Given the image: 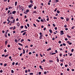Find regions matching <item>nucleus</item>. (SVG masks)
<instances>
[{
    "label": "nucleus",
    "instance_id": "f257e3e1",
    "mask_svg": "<svg viewBox=\"0 0 75 75\" xmlns=\"http://www.w3.org/2000/svg\"><path fill=\"white\" fill-rule=\"evenodd\" d=\"M33 6V4H30L29 5H28V7L29 8H31Z\"/></svg>",
    "mask_w": 75,
    "mask_h": 75
},
{
    "label": "nucleus",
    "instance_id": "f03ea898",
    "mask_svg": "<svg viewBox=\"0 0 75 75\" xmlns=\"http://www.w3.org/2000/svg\"><path fill=\"white\" fill-rule=\"evenodd\" d=\"M60 35H63V34H64V33L63 30H61L60 31Z\"/></svg>",
    "mask_w": 75,
    "mask_h": 75
},
{
    "label": "nucleus",
    "instance_id": "7ed1b4c3",
    "mask_svg": "<svg viewBox=\"0 0 75 75\" xmlns=\"http://www.w3.org/2000/svg\"><path fill=\"white\" fill-rule=\"evenodd\" d=\"M43 36V35H40V37H39V38L40 40H41V39H42Z\"/></svg>",
    "mask_w": 75,
    "mask_h": 75
},
{
    "label": "nucleus",
    "instance_id": "20e7f679",
    "mask_svg": "<svg viewBox=\"0 0 75 75\" xmlns=\"http://www.w3.org/2000/svg\"><path fill=\"white\" fill-rule=\"evenodd\" d=\"M67 43L69 44V45H72V42H70L69 41H67Z\"/></svg>",
    "mask_w": 75,
    "mask_h": 75
},
{
    "label": "nucleus",
    "instance_id": "39448f33",
    "mask_svg": "<svg viewBox=\"0 0 75 75\" xmlns=\"http://www.w3.org/2000/svg\"><path fill=\"white\" fill-rule=\"evenodd\" d=\"M15 21L16 20H15V18H14V19H13L12 21L13 23L14 24V23H16V22H15Z\"/></svg>",
    "mask_w": 75,
    "mask_h": 75
},
{
    "label": "nucleus",
    "instance_id": "423d86ee",
    "mask_svg": "<svg viewBox=\"0 0 75 75\" xmlns=\"http://www.w3.org/2000/svg\"><path fill=\"white\" fill-rule=\"evenodd\" d=\"M19 8L20 9V10H22V9L23 8V7H22V6H21V7H19Z\"/></svg>",
    "mask_w": 75,
    "mask_h": 75
},
{
    "label": "nucleus",
    "instance_id": "0eeeda50",
    "mask_svg": "<svg viewBox=\"0 0 75 75\" xmlns=\"http://www.w3.org/2000/svg\"><path fill=\"white\" fill-rule=\"evenodd\" d=\"M16 11H12V14H16Z\"/></svg>",
    "mask_w": 75,
    "mask_h": 75
},
{
    "label": "nucleus",
    "instance_id": "6e6552de",
    "mask_svg": "<svg viewBox=\"0 0 75 75\" xmlns=\"http://www.w3.org/2000/svg\"><path fill=\"white\" fill-rule=\"evenodd\" d=\"M66 21H68L69 20V18H66Z\"/></svg>",
    "mask_w": 75,
    "mask_h": 75
},
{
    "label": "nucleus",
    "instance_id": "1a4fd4ad",
    "mask_svg": "<svg viewBox=\"0 0 75 75\" xmlns=\"http://www.w3.org/2000/svg\"><path fill=\"white\" fill-rule=\"evenodd\" d=\"M39 68H40V69H42V70H43V68H42V66L40 65L39 66Z\"/></svg>",
    "mask_w": 75,
    "mask_h": 75
},
{
    "label": "nucleus",
    "instance_id": "9d476101",
    "mask_svg": "<svg viewBox=\"0 0 75 75\" xmlns=\"http://www.w3.org/2000/svg\"><path fill=\"white\" fill-rule=\"evenodd\" d=\"M17 26H18V27H19V26H20V24H19V22H18L17 23Z\"/></svg>",
    "mask_w": 75,
    "mask_h": 75
},
{
    "label": "nucleus",
    "instance_id": "9b49d317",
    "mask_svg": "<svg viewBox=\"0 0 75 75\" xmlns=\"http://www.w3.org/2000/svg\"><path fill=\"white\" fill-rule=\"evenodd\" d=\"M8 9L10 10V8L13 9V7H12L11 6H8Z\"/></svg>",
    "mask_w": 75,
    "mask_h": 75
},
{
    "label": "nucleus",
    "instance_id": "f8f14e48",
    "mask_svg": "<svg viewBox=\"0 0 75 75\" xmlns=\"http://www.w3.org/2000/svg\"><path fill=\"white\" fill-rule=\"evenodd\" d=\"M25 31H27V30H23V31H22L21 32V33H22L24 32H25Z\"/></svg>",
    "mask_w": 75,
    "mask_h": 75
},
{
    "label": "nucleus",
    "instance_id": "ddd939ff",
    "mask_svg": "<svg viewBox=\"0 0 75 75\" xmlns=\"http://www.w3.org/2000/svg\"><path fill=\"white\" fill-rule=\"evenodd\" d=\"M30 3H31V4H33V1L32 0H30Z\"/></svg>",
    "mask_w": 75,
    "mask_h": 75
},
{
    "label": "nucleus",
    "instance_id": "4468645a",
    "mask_svg": "<svg viewBox=\"0 0 75 75\" xmlns=\"http://www.w3.org/2000/svg\"><path fill=\"white\" fill-rule=\"evenodd\" d=\"M69 66H70V67H71V66H72V63H71V62H69Z\"/></svg>",
    "mask_w": 75,
    "mask_h": 75
},
{
    "label": "nucleus",
    "instance_id": "2eb2a0df",
    "mask_svg": "<svg viewBox=\"0 0 75 75\" xmlns=\"http://www.w3.org/2000/svg\"><path fill=\"white\" fill-rule=\"evenodd\" d=\"M37 11H35L33 12V14H34V13H35V14H37Z\"/></svg>",
    "mask_w": 75,
    "mask_h": 75
},
{
    "label": "nucleus",
    "instance_id": "dca6fc26",
    "mask_svg": "<svg viewBox=\"0 0 75 75\" xmlns=\"http://www.w3.org/2000/svg\"><path fill=\"white\" fill-rule=\"evenodd\" d=\"M49 31L50 33H52V30L51 29L49 30Z\"/></svg>",
    "mask_w": 75,
    "mask_h": 75
},
{
    "label": "nucleus",
    "instance_id": "f3484780",
    "mask_svg": "<svg viewBox=\"0 0 75 75\" xmlns=\"http://www.w3.org/2000/svg\"><path fill=\"white\" fill-rule=\"evenodd\" d=\"M26 33H27V32H25L24 33H23V35H25Z\"/></svg>",
    "mask_w": 75,
    "mask_h": 75
},
{
    "label": "nucleus",
    "instance_id": "a211bd4d",
    "mask_svg": "<svg viewBox=\"0 0 75 75\" xmlns=\"http://www.w3.org/2000/svg\"><path fill=\"white\" fill-rule=\"evenodd\" d=\"M7 43H8V42H7V41H6L5 42V45H7Z\"/></svg>",
    "mask_w": 75,
    "mask_h": 75
},
{
    "label": "nucleus",
    "instance_id": "6ab92c4d",
    "mask_svg": "<svg viewBox=\"0 0 75 75\" xmlns=\"http://www.w3.org/2000/svg\"><path fill=\"white\" fill-rule=\"evenodd\" d=\"M17 2L16 1L15 2V6H17Z\"/></svg>",
    "mask_w": 75,
    "mask_h": 75
},
{
    "label": "nucleus",
    "instance_id": "aec40b11",
    "mask_svg": "<svg viewBox=\"0 0 75 75\" xmlns=\"http://www.w3.org/2000/svg\"><path fill=\"white\" fill-rule=\"evenodd\" d=\"M29 11H30V10H29V9L26 10V13H28V12H29Z\"/></svg>",
    "mask_w": 75,
    "mask_h": 75
},
{
    "label": "nucleus",
    "instance_id": "412c9836",
    "mask_svg": "<svg viewBox=\"0 0 75 75\" xmlns=\"http://www.w3.org/2000/svg\"><path fill=\"white\" fill-rule=\"evenodd\" d=\"M67 35V37L68 38H71V37L70 36H69V35Z\"/></svg>",
    "mask_w": 75,
    "mask_h": 75
},
{
    "label": "nucleus",
    "instance_id": "4be33fe9",
    "mask_svg": "<svg viewBox=\"0 0 75 75\" xmlns=\"http://www.w3.org/2000/svg\"><path fill=\"white\" fill-rule=\"evenodd\" d=\"M50 50H51V48H49V49L47 50V51H49Z\"/></svg>",
    "mask_w": 75,
    "mask_h": 75
},
{
    "label": "nucleus",
    "instance_id": "5701e85b",
    "mask_svg": "<svg viewBox=\"0 0 75 75\" xmlns=\"http://www.w3.org/2000/svg\"><path fill=\"white\" fill-rule=\"evenodd\" d=\"M49 62H54V61H52V60H50L49 61Z\"/></svg>",
    "mask_w": 75,
    "mask_h": 75
},
{
    "label": "nucleus",
    "instance_id": "b1692460",
    "mask_svg": "<svg viewBox=\"0 0 75 75\" xmlns=\"http://www.w3.org/2000/svg\"><path fill=\"white\" fill-rule=\"evenodd\" d=\"M57 13H58V14H59V13H60V11H58V10H57Z\"/></svg>",
    "mask_w": 75,
    "mask_h": 75
},
{
    "label": "nucleus",
    "instance_id": "393cba45",
    "mask_svg": "<svg viewBox=\"0 0 75 75\" xmlns=\"http://www.w3.org/2000/svg\"><path fill=\"white\" fill-rule=\"evenodd\" d=\"M8 54H7L6 55H5L4 56V57H5V58H6V57H8Z\"/></svg>",
    "mask_w": 75,
    "mask_h": 75
},
{
    "label": "nucleus",
    "instance_id": "a878e982",
    "mask_svg": "<svg viewBox=\"0 0 75 75\" xmlns=\"http://www.w3.org/2000/svg\"><path fill=\"white\" fill-rule=\"evenodd\" d=\"M40 21L41 22H44V21L42 19L41 20H40Z\"/></svg>",
    "mask_w": 75,
    "mask_h": 75
},
{
    "label": "nucleus",
    "instance_id": "bb28decb",
    "mask_svg": "<svg viewBox=\"0 0 75 75\" xmlns=\"http://www.w3.org/2000/svg\"><path fill=\"white\" fill-rule=\"evenodd\" d=\"M18 44L19 45H21V46H23V45H22V44H21L20 43H18Z\"/></svg>",
    "mask_w": 75,
    "mask_h": 75
},
{
    "label": "nucleus",
    "instance_id": "cd10ccee",
    "mask_svg": "<svg viewBox=\"0 0 75 75\" xmlns=\"http://www.w3.org/2000/svg\"><path fill=\"white\" fill-rule=\"evenodd\" d=\"M16 28V27L15 26H13V30H15Z\"/></svg>",
    "mask_w": 75,
    "mask_h": 75
},
{
    "label": "nucleus",
    "instance_id": "c85d7f7f",
    "mask_svg": "<svg viewBox=\"0 0 75 75\" xmlns=\"http://www.w3.org/2000/svg\"><path fill=\"white\" fill-rule=\"evenodd\" d=\"M7 34L6 33L5 34V36L6 38H7Z\"/></svg>",
    "mask_w": 75,
    "mask_h": 75
},
{
    "label": "nucleus",
    "instance_id": "c756f323",
    "mask_svg": "<svg viewBox=\"0 0 75 75\" xmlns=\"http://www.w3.org/2000/svg\"><path fill=\"white\" fill-rule=\"evenodd\" d=\"M24 41V39H21V42H23Z\"/></svg>",
    "mask_w": 75,
    "mask_h": 75
},
{
    "label": "nucleus",
    "instance_id": "7c9ffc66",
    "mask_svg": "<svg viewBox=\"0 0 75 75\" xmlns=\"http://www.w3.org/2000/svg\"><path fill=\"white\" fill-rule=\"evenodd\" d=\"M23 54H24L25 52V50H24V49H23Z\"/></svg>",
    "mask_w": 75,
    "mask_h": 75
},
{
    "label": "nucleus",
    "instance_id": "2f4dec72",
    "mask_svg": "<svg viewBox=\"0 0 75 75\" xmlns=\"http://www.w3.org/2000/svg\"><path fill=\"white\" fill-rule=\"evenodd\" d=\"M11 73H12L13 74V73H14V71H13V70H11Z\"/></svg>",
    "mask_w": 75,
    "mask_h": 75
},
{
    "label": "nucleus",
    "instance_id": "473e14b6",
    "mask_svg": "<svg viewBox=\"0 0 75 75\" xmlns=\"http://www.w3.org/2000/svg\"><path fill=\"white\" fill-rule=\"evenodd\" d=\"M44 74H45V75H47V72L46 71H45L44 73Z\"/></svg>",
    "mask_w": 75,
    "mask_h": 75
},
{
    "label": "nucleus",
    "instance_id": "72a5a7b5",
    "mask_svg": "<svg viewBox=\"0 0 75 75\" xmlns=\"http://www.w3.org/2000/svg\"><path fill=\"white\" fill-rule=\"evenodd\" d=\"M7 65V64L5 63L4 64V67H6Z\"/></svg>",
    "mask_w": 75,
    "mask_h": 75
},
{
    "label": "nucleus",
    "instance_id": "f704fd0d",
    "mask_svg": "<svg viewBox=\"0 0 75 75\" xmlns=\"http://www.w3.org/2000/svg\"><path fill=\"white\" fill-rule=\"evenodd\" d=\"M33 73H29V75H33Z\"/></svg>",
    "mask_w": 75,
    "mask_h": 75
},
{
    "label": "nucleus",
    "instance_id": "c9c22d12",
    "mask_svg": "<svg viewBox=\"0 0 75 75\" xmlns=\"http://www.w3.org/2000/svg\"><path fill=\"white\" fill-rule=\"evenodd\" d=\"M33 25L34 26V27H37V26L34 23V24H33Z\"/></svg>",
    "mask_w": 75,
    "mask_h": 75
},
{
    "label": "nucleus",
    "instance_id": "e433bc0d",
    "mask_svg": "<svg viewBox=\"0 0 75 75\" xmlns=\"http://www.w3.org/2000/svg\"><path fill=\"white\" fill-rule=\"evenodd\" d=\"M41 16L39 17L38 18V19H39V20H41Z\"/></svg>",
    "mask_w": 75,
    "mask_h": 75
},
{
    "label": "nucleus",
    "instance_id": "4c0bfd02",
    "mask_svg": "<svg viewBox=\"0 0 75 75\" xmlns=\"http://www.w3.org/2000/svg\"><path fill=\"white\" fill-rule=\"evenodd\" d=\"M64 27L65 28H67V25H65L64 26Z\"/></svg>",
    "mask_w": 75,
    "mask_h": 75
},
{
    "label": "nucleus",
    "instance_id": "58836bf2",
    "mask_svg": "<svg viewBox=\"0 0 75 75\" xmlns=\"http://www.w3.org/2000/svg\"><path fill=\"white\" fill-rule=\"evenodd\" d=\"M56 61H57V62H59V59L58 58H57V59Z\"/></svg>",
    "mask_w": 75,
    "mask_h": 75
},
{
    "label": "nucleus",
    "instance_id": "ea45409f",
    "mask_svg": "<svg viewBox=\"0 0 75 75\" xmlns=\"http://www.w3.org/2000/svg\"><path fill=\"white\" fill-rule=\"evenodd\" d=\"M36 21H38V23H40V20H38V19H37Z\"/></svg>",
    "mask_w": 75,
    "mask_h": 75
},
{
    "label": "nucleus",
    "instance_id": "a19ab883",
    "mask_svg": "<svg viewBox=\"0 0 75 75\" xmlns=\"http://www.w3.org/2000/svg\"><path fill=\"white\" fill-rule=\"evenodd\" d=\"M53 27H55V26H56L55 24H54V23L53 24Z\"/></svg>",
    "mask_w": 75,
    "mask_h": 75
},
{
    "label": "nucleus",
    "instance_id": "79ce46f5",
    "mask_svg": "<svg viewBox=\"0 0 75 75\" xmlns=\"http://www.w3.org/2000/svg\"><path fill=\"white\" fill-rule=\"evenodd\" d=\"M58 43H59V44H61V41L60 40L58 42Z\"/></svg>",
    "mask_w": 75,
    "mask_h": 75
},
{
    "label": "nucleus",
    "instance_id": "37998d69",
    "mask_svg": "<svg viewBox=\"0 0 75 75\" xmlns=\"http://www.w3.org/2000/svg\"><path fill=\"white\" fill-rule=\"evenodd\" d=\"M54 54H56V53H52V55H54Z\"/></svg>",
    "mask_w": 75,
    "mask_h": 75
},
{
    "label": "nucleus",
    "instance_id": "c03bdc74",
    "mask_svg": "<svg viewBox=\"0 0 75 75\" xmlns=\"http://www.w3.org/2000/svg\"><path fill=\"white\" fill-rule=\"evenodd\" d=\"M8 12L7 13L8 14H9V13H10V10H8Z\"/></svg>",
    "mask_w": 75,
    "mask_h": 75
},
{
    "label": "nucleus",
    "instance_id": "a18cd8bd",
    "mask_svg": "<svg viewBox=\"0 0 75 75\" xmlns=\"http://www.w3.org/2000/svg\"><path fill=\"white\" fill-rule=\"evenodd\" d=\"M57 8H55V9H54V11L55 12L56 11H57Z\"/></svg>",
    "mask_w": 75,
    "mask_h": 75
},
{
    "label": "nucleus",
    "instance_id": "49530a36",
    "mask_svg": "<svg viewBox=\"0 0 75 75\" xmlns=\"http://www.w3.org/2000/svg\"><path fill=\"white\" fill-rule=\"evenodd\" d=\"M61 19L62 20H64V18L62 17H61Z\"/></svg>",
    "mask_w": 75,
    "mask_h": 75
},
{
    "label": "nucleus",
    "instance_id": "de8ad7c7",
    "mask_svg": "<svg viewBox=\"0 0 75 75\" xmlns=\"http://www.w3.org/2000/svg\"><path fill=\"white\" fill-rule=\"evenodd\" d=\"M40 57H42L43 56H42V54H41L40 53Z\"/></svg>",
    "mask_w": 75,
    "mask_h": 75
},
{
    "label": "nucleus",
    "instance_id": "09e8293b",
    "mask_svg": "<svg viewBox=\"0 0 75 75\" xmlns=\"http://www.w3.org/2000/svg\"><path fill=\"white\" fill-rule=\"evenodd\" d=\"M23 28H24V26H23V25L21 26V29H23Z\"/></svg>",
    "mask_w": 75,
    "mask_h": 75
},
{
    "label": "nucleus",
    "instance_id": "8fccbe9b",
    "mask_svg": "<svg viewBox=\"0 0 75 75\" xmlns=\"http://www.w3.org/2000/svg\"><path fill=\"white\" fill-rule=\"evenodd\" d=\"M63 45H64V46H66V44L64 43H63Z\"/></svg>",
    "mask_w": 75,
    "mask_h": 75
},
{
    "label": "nucleus",
    "instance_id": "3c124183",
    "mask_svg": "<svg viewBox=\"0 0 75 75\" xmlns=\"http://www.w3.org/2000/svg\"><path fill=\"white\" fill-rule=\"evenodd\" d=\"M27 26L28 27H30V25H29V24L28 23L27 24Z\"/></svg>",
    "mask_w": 75,
    "mask_h": 75
},
{
    "label": "nucleus",
    "instance_id": "603ef678",
    "mask_svg": "<svg viewBox=\"0 0 75 75\" xmlns=\"http://www.w3.org/2000/svg\"><path fill=\"white\" fill-rule=\"evenodd\" d=\"M8 48H10V45H8Z\"/></svg>",
    "mask_w": 75,
    "mask_h": 75
},
{
    "label": "nucleus",
    "instance_id": "864d4df0",
    "mask_svg": "<svg viewBox=\"0 0 75 75\" xmlns=\"http://www.w3.org/2000/svg\"><path fill=\"white\" fill-rule=\"evenodd\" d=\"M25 28L26 29H27L28 27H27V26H26V25H25Z\"/></svg>",
    "mask_w": 75,
    "mask_h": 75
},
{
    "label": "nucleus",
    "instance_id": "5fc2aeb1",
    "mask_svg": "<svg viewBox=\"0 0 75 75\" xmlns=\"http://www.w3.org/2000/svg\"><path fill=\"white\" fill-rule=\"evenodd\" d=\"M8 37H10V34L9 33L8 34Z\"/></svg>",
    "mask_w": 75,
    "mask_h": 75
},
{
    "label": "nucleus",
    "instance_id": "6e6d98bb",
    "mask_svg": "<svg viewBox=\"0 0 75 75\" xmlns=\"http://www.w3.org/2000/svg\"><path fill=\"white\" fill-rule=\"evenodd\" d=\"M14 64H15V62H13L12 63V65H14Z\"/></svg>",
    "mask_w": 75,
    "mask_h": 75
},
{
    "label": "nucleus",
    "instance_id": "4d7b16f0",
    "mask_svg": "<svg viewBox=\"0 0 75 75\" xmlns=\"http://www.w3.org/2000/svg\"><path fill=\"white\" fill-rule=\"evenodd\" d=\"M67 71H70V70H69V68H67Z\"/></svg>",
    "mask_w": 75,
    "mask_h": 75
},
{
    "label": "nucleus",
    "instance_id": "13d9d810",
    "mask_svg": "<svg viewBox=\"0 0 75 75\" xmlns=\"http://www.w3.org/2000/svg\"><path fill=\"white\" fill-rule=\"evenodd\" d=\"M65 67H68V64H65Z\"/></svg>",
    "mask_w": 75,
    "mask_h": 75
},
{
    "label": "nucleus",
    "instance_id": "bf43d9fd",
    "mask_svg": "<svg viewBox=\"0 0 75 75\" xmlns=\"http://www.w3.org/2000/svg\"><path fill=\"white\" fill-rule=\"evenodd\" d=\"M0 73H2L3 72V70H1L0 71Z\"/></svg>",
    "mask_w": 75,
    "mask_h": 75
},
{
    "label": "nucleus",
    "instance_id": "052dcab7",
    "mask_svg": "<svg viewBox=\"0 0 75 75\" xmlns=\"http://www.w3.org/2000/svg\"><path fill=\"white\" fill-rule=\"evenodd\" d=\"M4 52H7V50H6V49H5L4 50Z\"/></svg>",
    "mask_w": 75,
    "mask_h": 75
},
{
    "label": "nucleus",
    "instance_id": "680f3d73",
    "mask_svg": "<svg viewBox=\"0 0 75 75\" xmlns=\"http://www.w3.org/2000/svg\"><path fill=\"white\" fill-rule=\"evenodd\" d=\"M46 30V28H43V30L44 31H45Z\"/></svg>",
    "mask_w": 75,
    "mask_h": 75
},
{
    "label": "nucleus",
    "instance_id": "e2e57ef3",
    "mask_svg": "<svg viewBox=\"0 0 75 75\" xmlns=\"http://www.w3.org/2000/svg\"><path fill=\"white\" fill-rule=\"evenodd\" d=\"M32 54V53H31V52H29V55H31V54Z\"/></svg>",
    "mask_w": 75,
    "mask_h": 75
},
{
    "label": "nucleus",
    "instance_id": "0e129e2a",
    "mask_svg": "<svg viewBox=\"0 0 75 75\" xmlns=\"http://www.w3.org/2000/svg\"><path fill=\"white\" fill-rule=\"evenodd\" d=\"M22 55H23V53H21L20 54V57H21L22 56Z\"/></svg>",
    "mask_w": 75,
    "mask_h": 75
},
{
    "label": "nucleus",
    "instance_id": "69168bd1",
    "mask_svg": "<svg viewBox=\"0 0 75 75\" xmlns=\"http://www.w3.org/2000/svg\"><path fill=\"white\" fill-rule=\"evenodd\" d=\"M37 8V6H35L34 7V9H36Z\"/></svg>",
    "mask_w": 75,
    "mask_h": 75
},
{
    "label": "nucleus",
    "instance_id": "338daca9",
    "mask_svg": "<svg viewBox=\"0 0 75 75\" xmlns=\"http://www.w3.org/2000/svg\"><path fill=\"white\" fill-rule=\"evenodd\" d=\"M72 53H71L69 54V56H72Z\"/></svg>",
    "mask_w": 75,
    "mask_h": 75
},
{
    "label": "nucleus",
    "instance_id": "774afa93",
    "mask_svg": "<svg viewBox=\"0 0 75 75\" xmlns=\"http://www.w3.org/2000/svg\"><path fill=\"white\" fill-rule=\"evenodd\" d=\"M65 30H66V31L67 30H68V29L67 28H66L65 29Z\"/></svg>",
    "mask_w": 75,
    "mask_h": 75
}]
</instances>
